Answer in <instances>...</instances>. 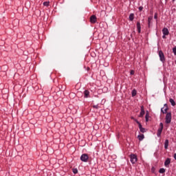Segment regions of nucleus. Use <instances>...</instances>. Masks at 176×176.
I'll return each mask as SVG.
<instances>
[{
    "mask_svg": "<svg viewBox=\"0 0 176 176\" xmlns=\"http://www.w3.org/2000/svg\"><path fill=\"white\" fill-rule=\"evenodd\" d=\"M154 19H157V13H155L154 15Z\"/></svg>",
    "mask_w": 176,
    "mask_h": 176,
    "instance_id": "29",
    "label": "nucleus"
},
{
    "mask_svg": "<svg viewBox=\"0 0 176 176\" xmlns=\"http://www.w3.org/2000/svg\"><path fill=\"white\" fill-rule=\"evenodd\" d=\"M162 32L164 35H168L170 34V32H168V29L167 28H164L162 30Z\"/></svg>",
    "mask_w": 176,
    "mask_h": 176,
    "instance_id": "9",
    "label": "nucleus"
},
{
    "mask_svg": "<svg viewBox=\"0 0 176 176\" xmlns=\"http://www.w3.org/2000/svg\"><path fill=\"white\" fill-rule=\"evenodd\" d=\"M167 111H168V107H166V109L162 108V109H161V112H162V113H167Z\"/></svg>",
    "mask_w": 176,
    "mask_h": 176,
    "instance_id": "15",
    "label": "nucleus"
},
{
    "mask_svg": "<svg viewBox=\"0 0 176 176\" xmlns=\"http://www.w3.org/2000/svg\"><path fill=\"white\" fill-rule=\"evenodd\" d=\"M144 115H145V110H144V106H141V111L139 115V118L144 117Z\"/></svg>",
    "mask_w": 176,
    "mask_h": 176,
    "instance_id": "6",
    "label": "nucleus"
},
{
    "mask_svg": "<svg viewBox=\"0 0 176 176\" xmlns=\"http://www.w3.org/2000/svg\"><path fill=\"white\" fill-rule=\"evenodd\" d=\"M134 120L136 122V123H137V122H138V121L137 120V119H135Z\"/></svg>",
    "mask_w": 176,
    "mask_h": 176,
    "instance_id": "35",
    "label": "nucleus"
},
{
    "mask_svg": "<svg viewBox=\"0 0 176 176\" xmlns=\"http://www.w3.org/2000/svg\"><path fill=\"white\" fill-rule=\"evenodd\" d=\"M136 25L138 34H141V23H140V21H138Z\"/></svg>",
    "mask_w": 176,
    "mask_h": 176,
    "instance_id": "8",
    "label": "nucleus"
},
{
    "mask_svg": "<svg viewBox=\"0 0 176 176\" xmlns=\"http://www.w3.org/2000/svg\"><path fill=\"white\" fill-rule=\"evenodd\" d=\"M131 94H132V97H135V96H137V90L133 89V90L132 91Z\"/></svg>",
    "mask_w": 176,
    "mask_h": 176,
    "instance_id": "18",
    "label": "nucleus"
},
{
    "mask_svg": "<svg viewBox=\"0 0 176 176\" xmlns=\"http://www.w3.org/2000/svg\"><path fill=\"white\" fill-rule=\"evenodd\" d=\"M170 163H171V159L167 158L164 162L165 167H168V166L170 165Z\"/></svg>",
    "mask_w": 176,
    "mask_h": 176,
    "instance_id": "7",
    "label": "nucleus"
},
{
    "mask_svg": "<svg viewBox=\"0 0 176 176\" xmlns=\"http://www.w3.org/2000/svg\"><path fill=\"white\" fill-rule=\"evenodd\" d=\"M73 173H74V174H78V169L77 168H73Z\"/></svg>",
    "mask_w": 176,
    "mask_h": 176,
    "instance_id": "25",
    "label": "nucleus"
},
{
    "mask_svg": "<svg viewBox=\"0 0 176 176\" xmlns=\"http://www.w3.org/2000/svg\"><path fill=\"white\" fill-rule=\"evenodd\" d=\"M143 9H144V7L142 6L139 7L140 12H142Z\"/></svg>",
    "mask_w": 176,
    "mask_h": 176,
    "instance_id": "28",
    "label": "nucleus"
},
{
    "mask_svg": "<svg viewBox=\"0 0 176 176\" xmlns=\"http://www.w3.org/2000/svg\"><path fill=\"white\" fill-rule=\"evenodd\" d=\"M151 23H152V17H148V28H151Z\"/></svg>",
    "mask_w": 176,
    "mask_h": 176,
    "instance_id": "13",
    "label": "nucleus"
},
{
    "mask_svg": "<svg viewBox=\"0 0 176 176\" xmlns=\"http://www.w3.org/2000/svg\"><path fill=\"white\" fill-rule=\"evenodd\" d=\"M131 119L132 120H135V118H134V117H131Z\"/></svg>",
    "mask_w": 176,
    "mask_h": 176,
    "instance_id": "31",
    "label": "nucleus"
},
{
    "mask_svg": "<svg viewBox=\"0 0 176 176\" xmlns=\"http://www.w3.org/2000/svg\"><path fill=\"white\" fill-rule=\"evenodd\" d=\"M50 1H45L44 3H43V6H50Z\"/></svg>",
    "mask_w": 176,
    "mask_h": 176,
    "instance_id": "21",
    "label": "nucleus"
},
{
    "mask_svg": "<svg viewBox=\"0 0 176 176\" xmlns=\"http://www.w3.org/2000/svg\"><path fill=\"white\" fill-rule=\"evenodd\" d=\"M89 94H90V92L89 91L85 90L84 91V96H85V98H87L89 97Z\"/></svg>",
    "mask_w": 176,
    "mask_h": 176,
    "instance_id": "10",
    "label": "nucleus"
},
{
    "mask_svg": "<svg viewBox=\"0 0 176 176\" xmlns=\"http://www.w3.org/2000/svg\"><path fill=\"white\" fill-rule=\"evenodd\" d=\"M90 23H91V24H96V23H97V16H96V15H91L90 16Z\"/></svg>",
    "mask_w": 176,
    "mask_h": 176,
    "instance_id": "5",
    "label": "nucleus"
},
{
    "mask_svg": "<svg viewBox=\"0 0 176 176\" xmlns=\"http://www.w3.org/2000/svg\"><path fill=\"white\" fill-rule=\"evenodd\" d=\"M163 127H164V125H163V123L162 122H161L160 124V129H161V130H163Z\"/></svg>",
    "mask_w": 176,
    "mask_h": 176,
    "instance_id": "24",
    "label": "nucleus"
},
{
    "mask_svg": "<svg viewBox=\"0 0 176 176\" xmlns=\"http://www.w3.org/2000/svg\"><path fill=\"white\" fill-rule=\"evenodd\" d=\"M140 131L141 132V133H145V131H146V130H145V129L144 128H140Z\"/></svg>",
    "mask_w": 176,
    "mask_h": 176,
    "instance_id": "23",
    "label": "nucleus"
},
{
    "mask_svg": "<svg viewBox=\"0 0 176 176\" xmlns=\"http://www.w3.org/2000/svg\"><path fill=\"white\" fill-rule=\"evenodd\" d=\"M164 148H165V149H168V139H166V140H165Z\"/></svg>",
    "mask_w": 176,
    "mask_h": 176,
    "instance_id": "11",
    "label": "nucleus"
},
{
    "mask_svg": "<svg viewBox=\"0 0 176 176\" xmlns=\"http://www.w3.org/2000/svg\"><path fill=\"white\" fill-rule=\"evenodd\" d=\"M92 107H93V108H95L96 109H98V108H100V107L98 106V104H97V105H93Z\"/></svg>",
    "mask_w": 176,
    "mask_h": 176,
    "instance_id": "27",
    "label": "nucleus"
},
{
    "mask_svg": "<svg viewBox=\"0 0 176 176\" xmlns=\"http://www.w3.org/2000/svg\"><path fill=\"white\" fill-rule=\"evenodd\" d=\"M137 124H138L140 129L142 128V124H141V122L140 121H137Z\"/></svg>",
    "mask_w": 176,
    "mask_h": 176,
    "instance_id": "22",
    "label": "nucleus"
},
{
    "mask_svg": "<svg viewBox=\"0 0 176 176\" xmlns=\"http://www.w3.org/2000/svg\"><path fill=\"white\" fill-rule=\"evenodd\" d=\"M169 102H170V104L173 107H175V101H174V99L170 98Z\"/></svg>",
    "mask_w": 176,
    "mask_h": 176,
    "instance_id": "12",
    "label": "nucleus"
},
{
    "mask_svg": "<svg viewBox=\"0 0 176 176\" xmlns=\"http://www.w3.org/2000/svg\"><path fill=\"white\" fill-rule=\"evenodd\" d=\"M173 52L174 53L175 56H176V46L173 48Z\"/></svg>",
    "mask_w": 176,
    "mask_h": 176,
    "instance_id": "26",
    "label": "nucleus"
},
{
    "mask_svg": "<svg viewBox=\"0 0 176 176\" xmlns=\"http://www.w3.org/2000/svg\"><path fill=\"white\" fill-rule=\"evenodd\" d=\"M145 119H146V122H148L149 121V113H148V111L146 113Z\"/></svg>",
    "mask_w": 176,
    "mask_h": 176,
    "instance_id": "19",
    "label": "nucleus"
},
{
    "mask_svg": "<svg viewBox=\"0 0 176 176\" xmlns=\"http://www.w3.org/2000/svg\"><path fill=\"white\" fill-rule=\"evenodd\" d=\"M166 1V2H167L168 0H165Z\"/></svg>",
    "mask_w": 176,
    "mask_h": 176,
    "instance_id": "36",
    "label": "nucleus"
},
{
    "mask_svg": "<svg viewBox=\"0 0 176 176\" xmlns=\"http://www.w3.org/2000/svg\"><path fill=\"white\" fill-rule=\"evenodd\" d=\"M129 157L131 159V162L132 163V164H135V163H137V155L135 154H131L129 155Z\"/></svg>",
    "mask_w": 176,
    "mask_h": 176,
    "instance_id": "1",
    "label": "nucleus"
},
{
    "mask_svg": "<svg viewBox=\"0 0 176 176\" xmlns=\"http://www.w3.org/2000/svg\"><path fill=\"white\" fill-rule=\"evenodd\" d=\"M129 20H130V21H133V20H134V14L133 13L130 14Z\"/></svg>",
    "mask_w": 176,
    "mask_h": 176,
    "instance_id": "17",
    "label": "nucleus"
},
{
    "mask_svg": "<svg viewBox=\"0 0 176 176\" xmlns=\"http://www.w3.org/2000/svg\"><path fill=\"white\" fill-rule=\"evenodd\" d=\"M87 71H90V67H87Z\"/></svg>",
    "mask_w": 176,
    "mask_h": 176,
    "instance_id": "32",
    "label": "nucleus"
},
{
    "mask_svg": "<svg viewBox=\"0 0 176 176\" xmlns=\"http://www.w3.org/2000/svg\"><path fill=\"white\" fill-rule=\"evenodd\" d=\"M165 122L167 124L169 123H171V113H167L166 118H165Z\"/></svg>",
    "mask_w": 176,
    "mask_h": 176,
    "instance_id": "4",
    "label": "nucleus"
},
{
    "mask_svg": "<svg viewBox=\"0 0 176 176\" xmlns=\"http://www.w3.org/2000/svg\"><path fill=\"white\" fill-rule=\"evenodd\" d=\"M131 75H134V70L131 71Z\"/></svg>",
    "mask_w": 176,
    "mask_h": 176,
    "instance_id": "30",
    "label": "nucleus"
},
{
    "mask_svg": "<svg viewBox=\"0 0 176 176\" xmlns=\"http://www.w3.org/2000/svg\"><path fill=\"white\" fill-rule=\"evenodd\" d=\"M162 131H163V129H160L159 128L158 130H157V137H160V135H162Z\"/></svg>",
    "mask_w": 176,
    "mask_h": 176,
    "instance_id": "14",
    "label": "nucleus"
},
{
    "mask_svg": "<svg viewBox=\"0 0 176 176\" xmlns=\"http://www.w3.org/2000/svg\"><path fill=\"white\" fill-rule=\"evenodd\" d=\"M174 159L176 160V153L174 154V156H173Z\"/></svg>",
    "mask_w": 176,
    "mask_h": 176,
    "instance_id": "33",
    "label": "nucleus"
},
{
    "mask_svg": "<svg viewBox=\"0 0 176 176\" xmlns=\"http://www.w3.org/2000/svg\"><path fill=\"white\" fill-rule=\"evenodd\" d=\"M89 160V155L88 154H86V153H84L81 155L80 157V161L81 162H87Z\"/></svg>",
    "mask_w": 176,
    "mask_h": 176,
    "instance_id": "3",
    "label": "nucleus"
},
{
    "mask_svg": "<svg viewBox=\"0 0 176 176\" xmlns=\"http://www.w3.org/2000/svg\"><path fill=\"white\" fill-rule=\"evenodd\" d=\"M159 173L160 174H164V173H166V169L162 168L160 169Z\"/></svg>",
    "mask_w": 176,
    "mask_h": 176,
    "instance_id": "20",
    "label": "nucleus"
},
{
    "mask_svg": "<svg viewBox=\"0 0 176 176\" xmlns=\"http://www.w3.org/2000/svg\"><path fill=\"white\" fill-rule=\"evenodd\" d=\"M138 138L139 141H142V140H144V134L139 135L138 136Z\"/></svg>",
    "mask_w": 176,
    "mask_h": 176,
    "instance_id": "16",
    "label": "nucleus"
},
{
    "mask_svg": "<svg viewBox=\"0 0 176 176\" xmlns=\"http://www.w3.org/2000/svg\"><path fill=\"white\" fill-rule=\"evenodd\" d=\"M159 57L162 63H166V57L164 56V53H163V51H159Z\"/></svg>",
    "mask_w": 176,
    "mask_h": 176,
    "instance_id": "2",
    "label": "nucleus"
},
{
    "mask_svg": "<svg viewBox=\"0 0 176 176\" xmlns=\"http://www.w3.org/2000/svg\"><path fill=\"white\" fill-rule=\"evenodd\" d=\"M166 35H164V36H162L163 39H164V38H166Z\"/></svg>",
    "mask_w": 176,
    "mask_h": 176,
    "instance_id": "34",
    "label": "nucleus"
}]
</instances>
